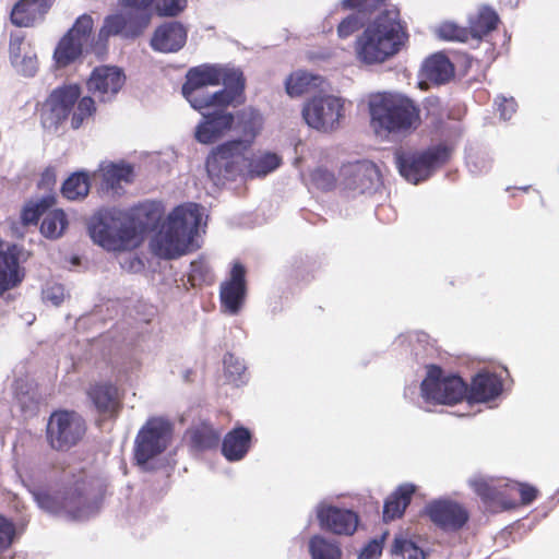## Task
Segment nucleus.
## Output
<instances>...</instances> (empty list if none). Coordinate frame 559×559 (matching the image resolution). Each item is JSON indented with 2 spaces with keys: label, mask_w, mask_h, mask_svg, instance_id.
<instances>
[{
  "label": "nucleus",
  "mask_w": 559,
  "mask_h": 559,
  "mask_svg": "<svg viewBox=\"0 0 559 559\" xmlns=\"http://www.w3.org/2000/svg\"><path fill=\"white\" fill-rule=\"evenodd\" d=\"M182 95L192 108L204 110L211 104L241 106L246 103V78L236 68L203 63L186 74Z\"/></svg>",
  "instance_id": "obj_1"
},
{
  "label": "nucleus",
  "mask_w": 559,
  "mask_h": 559,
  "mask_svg": "<svg viewBox=\"0 0 559 559\" xmlns=\"http://www.w3.org/2000/svg\"><path fill=\"white\" fill-rule=\"evenodd\" d=\"M160 211L152 203L141 204L127 213L120 210L100 212L90 225L94 242L109 251H126L138 246V235L156 227Z\"/></svg>",
  "instance_id": "obj_2"
},
{
  "label": "nucleus",
  "mask_w": 559,
  "mask_h": 559,
  "mask_svg": "<svg viewBox=\"0 0 559 559\" xmlns=\"http://www.w3.org/2000/svg\"><path fill=\"white\" fill-rule=\"evenodd\" d=\"M409 33L400 9L379 12L356 37V59L365 66L382 64L399 55L408 44Z\"/></svg>",
  "instance_id": "obj_3"
},
{
  "label": "nucleus",
  "mask_w": 559,
  "mask_h": 559,
  "mask_svg": "<svg viewBox=\"0 0 559 559\" xmlns=\"http://www.w3.org/2000/svg\"><path fill=\"white\" fill-rule=\"evenodd\" d=\"M262 123V116L252 107L243 108L235 115L233 129L239 138L217 145L206 158V171L213 181L218 182L221 178H226L233 164L249 152Z\"/></svg>",
  "instance_id": "obj_4"
},
{
  "label": "nucleus",
  "mask_w": 559,
  "mask_h": 559,
  "mask_svg": "<svg viewBox=\"0 0 559 559\" xmlns=\"http://www.w3.org/2000/svg\"><path fill=\"white\" fill-rule=\"evenodd\" d=\"M370 124L378 135L407 133L420 122V109L408 97L390 92L377 93L369 98Z\"/></svg>",
  "instance_id": "obj_5"
},
{
  "label": "nucleus",
  "mask_w": 559,
  "mask_h": 559,
  "mask_svg": "<svg viewBox=\"0 0 559 559\" xmlns=\"http://www.w3.org/2000/svg\"><path fill=\"white\" fill-rule=\"evenodd\" d=\"M200 222L198 204L176 206L156 237L157 253L165 259H176L189 252Z\"/></svg>",
  "instance_id": "obj_6"
},
{
  "label": "nucleus",
  "mask_w": 559,
  "mask_h": 559,
  "mask_svg": "<svg viewBox=\"0 0 559 559\" xmlns=\"http://www.w3.org/2000/svg\"><path fill=\"white\" fill-rule=\"evenodd\" d=\"M420 395L428 403L453 406L465 400L467 383L456 373H445L440 366L429 365L420 383Z\"/></svg>",
  "instance_id": "obj_7"
},
{
  "label": "nucleus",
  "mask_w": 559,
  "mask_h": 559,
  "mask_svg": "<svg viewBox=\"0 0 559 559\" xmlns=\"http://www.w3.org/2000/svg\"><path fill=\"white\" fill-rule=\"evenodd\" d=\"M451 153L450 147L439 144L423 152L399 153L395 160L401 176L417 185L427 180L437 168L447 164Z\"/></svg>",
  "instance_id": "obj_8"
},
{
  "label": "nucleus",
  "mask_w": 559,
  "mask_h": 559,
  "mask_svg": "<svg viewBox=\"0 0 559 559\" xmlns=\"http://www.w3.org/2000/svg\"><path fill=\"white\" fill-rule=\"evenodd\" d=\"M86 430V421L78 412L58 409L49 416L46 439L51 449L66 452L84 438Z\"/></svg>",
  "instance_id": "obj_9"
},
{
  "label": "nucleus",
  "mask_w": 559,
  "mask_h": 559,
  "mask_svg": "<svg viewBox=\"0 0 559 559\" xmlns=\"http://www.w3.org/2000/svg\"><path fill=\"white\" fill-rule=\"evenodd\" d=\"M173 437V425L164 418L153 417L139 430L134 440V460L144 467L151 460L162 454Z\"/></svg>",
  "instance_id": "obj_10"
},
{
  "label": "nucleus",
  "mask_w": 559,
  "mask_h": 559,
  "mask_svg": "<svg viewBox=\"0 0 559 559\" xmlns=\"http://www.w3.org/2000/svg\"><path fill=\"white\" fill-rule=\"evenodd\" d=\"M344 116V100L332 95L312 97L302 109L307 124L324 132L337 129Z\"/></svg>",
  "instance_id": "obj_11"
},
{
  "label": "nucleus",
  "mask_w": 559,
  "mask_h": 559,
  "mask_svg": "<svg viewBox=\"0 0 559 559\" xmlns=\"http://www.w3.org/2000/svg\"><path fill=\"white\" fill-rule=\"evenodd\" d=\"M94 29V21L90 14L80 15L72 27L60 39L55 49L53 58L59 67H68L83 52L84 46L90 41Z\"/></svg>",
  "instance_id": "obj_12"
},
{
  "label": "nucleus",
  "mask_w": 559,
  "mask_h": 559,
  "mask_svg": "<svg viewBox=\"0 0 559 559\" xmlns=\"http://www.w3.org/2000/svg\"><path fill=\"white\" fill-rule=\"evenodd\" d=\"M81 94L82 91L78 84H63L52 90L41 108L43 126L57 128L64 122Z\"/></svg>",
  "instance_id": "obj_13"
},
{
  "label": "nucleus",
  "mask_w": 559,
  "mask_h": 559,
  "mask_svg": "<svg viewBox=\"0 0 559 559\" xmlns=\"http://www.w3.org/2000/svg\"><path fill=\"white\" fill-rule=\"evenodd\" d=\"M233 105L211 104L202 114V120L194 131L195 140L201 144H213L224 138L235 124V115L228 111Z\"/></svg>",
  "instance_id": "obj_14"
},
{
  "label": "nucleus",
  "mask_w": 559,
  "mask_h": 559,
  "mask_svg": "<svg viewBox=\"0 0 559 559\" xmlns=\"http://www.w3.org/2000/svg\"><path fill=\"white\" fill-rule=\"evenodd\" d=\"M426 514L430 521L444 532H457L469 520L468 510L457 501L451 499H437L426 507Z\"/></svg>",
  "instance_id": "obj_15"
},
{
  "label": "nucleus",
  "mask_w": 559,
  "mask_h": 559,
  "mask_svg": "<svg viewBox=\"0 0 559 559\" xmlns=\"http://www.w3.org/2000/svg\"><path fill=\"white\" fill-rule=\"evenodd\" d=\"M247 281L246 267L240 262H234L229 277L221 284L219 300L222 311L228 314H237L246 300Z\"/></svg>",
  "instance_id": "obj_16"
},
{
  "label": "nucleus",
  "mask_w": 559,
  "mask_h": 559,
  "mask_svg": "<svg viewBox=\"0 0 559 559\" xmlns=\"http://www.w3.org/2000/svg\"><path fill=\"white\" fill-rule=\"evenodd\" d=\"M26 275L21 264V250L16 245H8L0 239V298L12 289L17 288Z\"/></svg>",
  "instance_id": "obj_17"
},
{
  "label": "nucleus",
  "mask_w": 559,
  "mask_h": 559,
  "mask_svg": "<svg viewBox=\"0 0 559 559\" xmlns=\"http://www.w3.org/2000/svg\"><path fill=\"white\" fill-rule=\"evenodd\" d=\"M126 82L124 73L117 67L100 66L93 70L87 88L100 102H110Z\"/></svg>",
  "instance_id": "obj_18"
},
{
  "label": "nucleus",
  "mask_w": 559,
  "mask_h": 559,
  "mask_svg": "<svg viewBox=\"0 0 559 559\" xmlns=\"http://www.w3.org/2000/svg\"><path fill=\"white\" fill-rule=\"evenodd\" d=\"M317 518L322 530L335 535L350 536L359 524L356 512L334 506L320 508Z\"/></svg>",
  "instance_id": "obj_19"
},
{
  "label": "nucleus",
  "mask_w": 559,
  "mask_h": 559,
  "mask_svg": "<svg viewBox=\"0 0 559 559\" xmlns=\"http://www.w3.org/2000/svg\"><path fill=\"white\" fill-rule=\"evenodd\" d=\"M188 38V29L178 22H165L156 27L151 38L153 50L164 53H173L181 50Z\"/></svg>",
  "instance_id": "obj_20"
},
{
  "label": "nucleus",
  "mask_w": 559,
  "mask_h": 559,
  "mask_svg": "<svg viewBox=\"0 0 559 559\" xmlns=\"http://www.w3.org/2000/svg\"><path fill=\"white\" fill-rule=\"evenodd\" d=\"M502 390L500 379L488 372L477 373L467 385V395L465 400L468 403H484L497 397Z\"/></svg>",
  "instance_id": "obj_21"
},
{
  "label": "nucleus",
  "mask_w": 559,
  "mask_h": 559,
  "mask_svg": "<svg viewBox=\"0 0 559 559\" xmlns=\"http://www.w3.org/2000/svg\"><path fill=\"white\" fill-rule=\"evenodd\" d=\"M475 491L492 512L518 509L516 499L508 497L507 483L496 487L487 481H479L475 486Z\"/></svg>",
  "instance_id": "obj_22"
},
{
  "label": "nucleus",
  "mask_w": 559,
  "mask_h": 559,
  "mask_svg": "<svg viewBox=\"0 0 559 559\" xmlns=\"http://www.w3.org/2000/svg\"><path fill=\"white\" fill-rule=\"evenodd\" d=\"M53 0H20L11 11V21L20 27L32 26L43 19L51 8Z\"/></svg>",
  "instance_id": "obj_23"
},
{
  "label": "nucleus",
  "mask_w": 559,
  "mask_h": 559,
  "mask_svg": "<svg viewBox=\"0 0 559 559\" xmlns=\"http://www.w3.org/2000/svg\"><path fill=\"white\" fill-rule=\"evenodd\" d=\"M87 396L102 415L114 416L119 408L118 389L110 382L91 384Z\"/></svg>",
  "instance_id": "obj_24"
},
{
  "label": "nucleus",
  "mask_w": 559,
  "mask_h": 559,
  "mask_svg": "<svg viewBox=\"0 0 559 559\" xmlns=\"http://www.w3.org/2000/svg\"><path fill=\"white\" fill-rule=\"evenodd\" d=\"M345 187L358 193H365L373 183L376 166L366 162H357L343 168Z\"/></svg>",
  "instance_id": "obj_25"
},
{
  "label": "nucleus",
  "mask_w": 559,
  "mask_h": 559,
  "mask_svg": "<svg viewBox=\"0 0 559 559\" xmlns=\"http://www.w3.org/2000/svg\"><path fill=\"white\" fill-rule=\"evenodd\" d=\"M251 432L246 427H236L223 439L222 453L226 460L234 462L245 457L251 445Z\"/></svg>",
  "instance_id": "obj_26"
},
{
  "label": "nucleus",
  "mask_w": 559,
  "mask_h": 559,
  "mask_svg": "<svg viewBox=\"0 0 559 559\" xmlns=\"http://www.w3.org/2000/svg\"><path fill=\"white\" fill-rule=\"evenodd\" d=\"M415 491L416 487L413 484L400 485L384 501V522L402 518L406 508L411 504Z\"/></svg>",
  "instance_id": "obj_27"
},
{
  "label": "nucleus",
  "mask_w": 559,
  "mask_h": 559,
  "mask_svg": "<svg viewBox=\"0 0 559 559\" xmlns=\"http://www.w3.org/2000/svg\"><path fill=\"white\" fill-rule=\"evenodd\" d=\"M454 74L453 63L442 52L430 56L424 62L423 75L433 84H445L454 78Z\"/></svg>",
  "instance_id": "obj_28"
},
{
  "label": "nucleus",
  "mask_w": 559,
  "mask_h": 559,
  "mask_svg": "<svg viewBox=\"0 0 559 559\" xmlns=\"http://www.w3.org/2000/svg\"><path fill=\"white\" fill-rule=\"evenodd\" d=\"M240 160L243 162V166L247 168L250 178L264 177L278 168L282 163L281 157L275 153L266 152L251 158H247L245 154L243 157H239L237 162L233 164L225 179H228L229 175L234 171L235 165L239 164Z\"/></svg>",
  "instance_id": "obj_29"
},
{
  "label": "nucleus",
  "mask_w": 559,
  "mask_h": 559,
  "mask_svg": "<svg viewBox=\"0 0 559 559\" xmlns=\"http://www.w3.org/2000/svg\"><path fill=\"white\" fill-rule=\"evenodd\" d=\"M500 19L497 12L489 5H481L476 13L468 17V29L473 39L480 41L495 31Z\"/></svg>",
  "instance_id": "obj_30"
},
{
  "label": "nucleus",
  "mask_w": 559,
  "mask_h": 559,
  "mask_svg": "<svg viewBox=\"0 0 559 559\" xmlns=\"http://www.w3.org/2000/svg\"><path fill=\"white\" fill-rule=\"evenodd\" d=\"M188 436L191 447L197 451L215 449L221 440V432L206 421L191 427Z\"/></svg>",
  "instance_id": "obj_31"
},
{
  "label": "nucleus",
  "mask_w": 559,
  "mask_h": 559,
  "mask_svg": "<svg viewBox=\"0 0 559 559\" xmlns=\"http://www.w3.org/2000/svg\"><path fill=\"white\" fill-rule=\"evenodd\" d=\"M91 189L90 175L86 171L73 173L62 185L61 193L68 200L84 199Z\"/></svg>",
  "instance_id": "obj_32"
},
{
  "label": "nucleus",
  "mask_w": 559,
  "mask_h": 559,
  "mask_svg": "<svg viewBox=\"0 0 559 559\" xmlns=\"http://www.w3.org/2000/svg\"><path fill=\"white\" fill-rule=\"evenodd\" d=\"M96 110V103L93 97L80 96L69 116L71 128L74 130L81 128L85 122L94 117Z\"/></svg>",
  "instance_id": "obj_33"
},
{
  "label": "nucleus",
  "mask_w": 559,
  "mask_h": 559,
  "mask_svg": "<svg viewBox=\"0 0 559 559\" xmlns=\"http://www.w3.org/2000/svg\"><path fill=\"white\" fill-rule=\"evenodd\" d=\"M68 226L67 215L62 210H53L44 217L40 231L49 239L59 238Z\"/></svg>",
  "instance_id": "obj_34"
},
{
  "label": "nucleus",
  "mask_w": 559,
  "mask_h": 559,
  "mask_svg": "<svg viewBox=\"0 0 559 559\" xmlns=\"http://www.w3.org/2000/svg\"><path fill=\"white\" fill-rule=\"evenodd\" d=\"M309 551L312 559H341L342 557L340 546L320 535L310 539Z\"/></svg>",
  "instance_id": "obj_35"
},
{
  "label": "nucleus",
  "mask_w": 559,
  "mask_h": 559,
  "mask_svg": "<svg viewBox=\"0 0 559 559\" xmlns=\"http://www.w3.org/2000/svg\"><path fill=\"white\" fill-rule=\"evenodd\" d=\"M133 168L130 165L109 164L102 168L103 182L108 189H116L120 182H131Z\"/></svg>",
  "instance_id": "obj_36"
},
{
  "label": "nucleus",
  "mask_w": 559,
  "mask_h": 559,
  "mask_svg": "<svg viewBox=\"0 0 559 559\" xmlns=\"http://www.w3.org/2000/svg\"><path fill=\"white\" fill-rule=\"evenodd\" d=\"M317 76H313L304 71H296L288 75L285 81L286 93L290 97H300L308 93L310 88L316 85L314 81Z\"/></svg>",
  "instance_id": "obj_37"
},
{
  "label": "nucleus",
  "mask_w": 559,
  "mask_h": 559,
  "mask_svg": "<svg viewBox=\"0 0 559 559\" xmlns=\"http://www.w3.org/2000/svg\"><path fill=\"white\" fill-rule=\"evenodd\" d=\"M55 203L52 197H45L38 201H29L21 212V222L23 225L37 224L41 215Z\"/></svg>",
  "instance_id": "obj_38"
},
{
  "label": "nucleus",
  "mask_w": 559,
  "mask_h": 559,
  "mask_svg": "<svg viewBox=\"0 0 559 559\" xmlns=\"http://www.w3.org/2000/svg\"><path fill=\"white\" fill-rule=\"evenodd\" d=\"M435 33L439 39L444 41L466 43L472 38L468 27L461 26L452 21L440 23Z\"/></svg>",
  "instance_id": "obj_39"
},
{
  "label": "nucleus",
  "mask_w": 559,
  "mask_h": 559,
  "mask_svg": "<svg viewBox=\"0 0 559 559\" xmlns=\"http://www.w3.org/2000/svg\"><path fill=\"white\" fill-rule=\"evenodd\" d=\"M507 491L510 498H514L515 493L520 496V499H516L518 508L530 506L539 496V490L535 486L515 480L507 481Z\"/></svg>",
  "instance_id": "obj_40"
},
{
  "label": "nucleus",
  "mask_w": 559,
  "mask_h": 559,
  "mask_svg": "<svg viewBox=\"0 0 559 559\" xmlns=\"http://www.w3.org/2000/svg\"><path fill=\"white\" fill-rule=\"evenodd\" d=\"M111 36H121L127 38L124 14L108 15L104 20V24L98 32V39L100 41H107Z\"/></svg>",
  "instance_id": "obj_41"
},
{
  "label": "nucleus",
  "mask_w": 559,
  "mask_h": 559,
  "mask_svg": "<svg viewBox=\"0 0 559 559\" xmlns=\"http://www.w3.org/2000/svg\"><path fill=\"white\" fill-rule=\"evenodd\" d=\"M188 282L191 287L212 285L214 283V274L209 264L203 260L192 261L188 274Z\"/></svg>",
  "instance_id": "obj_42"
},
{
  "label": "nucleus",
  "mask_w": 559,
  "mask_h": 559,
  "mask_svg": "<svg viewBox=\"0 0 559 559\" xmlns=\"http://www.w3.org/2000/svg\"><path fill=\"white\" fill-rule=\"evenodd\" d=\"M151 13L138 11L124 14L127 38L139 37L151 22Z\"/></svg>",
  "instance_id": "obj_43"
},
{
  "label": "nucleus",
  "mask_w": 559,
  "mask_h": 559,
  "mask_svg": "<svg viewBox=\"0 0 559 559\" xmlns=\"http://www.w3.org/2000/svg\"><path fill=\"white\" fill-rule=\"evenodd\" d=\"M366 14L365 12H354L345 16L336 27V33L338 38L347 39L357 33L359 29L364 28L366 21L362 16Z\"/></svg>",
  "instance_id": "obj_44"
},
{
  "label": "nucleus",
  "mask_w": 559,
  "mask_h": 559,
  "mask_svg": "<svg viewBox=\"0 0 559 559\" xmlns=\"http://www.w3.org/2000/svg\"><path fill=\"white\" fill-rule=\"evenodd\" d=\"M88 503L85 483L78 481L73 488H70L63 498V507L70 510H81Z\"/></svg>",
  "instance_id": "obj_45"
},
{
  "label": "nucleus",
  "mask_w": 559,
  "mask_h": 559,
  "mask_svg": "<svg viewBox=\"0 0 559 559\" xmlns=\"http://www.w3.org/2000/svg\"><path fill=\"white\" fill-rule=\"evenodd\" d=\"M17 71L24 76H34L38 70V59L31 44L24 47V55L20 62L13 64Z\"/></svg>",
  "instance_id": "obj_46"
},
{
  "label": "nucleus",
  "mask_w": 559,
  "mask_h": 559,
  "mask_svg": "<svg viewBox=\"0 0 559 559\" xmlns=\"http://www.w3.org/2000/svg\"><path fill=\"white\" fill-rule=\"evenodd\" d=\"M392 554L407 556V559H425L424 551L412 540L396 537L392 545Z\"/></svg>",
  "instance_id": "obj_47"
},
{
  "label": "nucleus",
  "mask_w": 559,
  "mask_h": 559,
  "mask_svg": "<svg viewBox=\"0 0 559 559\" xmlns=\"http://www.w3.org/2000/svg\"><path fill=\"white\" fill-rule=\"evenodd\" d=\"M224 371H225V377L230 382H237V381L241 380V377L246 371V366L234 354L227 353L224 357Z\"/></svg>",
  "instance_id": "obj_48"
},
{
  "label": "nucleus",
  "mask_w": 559,
  "mask_h": 559,
  "mask_svg": "<svg viewBox=\"0 0 559 559\" xmlns=\"http://www.w3.org/2000/svg\"><path fill=\"white\" fill-rule=\"evenodd\" d=\"M385 2L386 0H342L340 4L343 10H356L371 14Z\"/></svg>",
  "instance_id": "obj_49"
},
{
  "label": "nucleus",
  "mask_w": 559,
  "mask_h": 559,
  "mask_svg": "<svg viewBox=\"0 0 559 559\" xmlns=\"http://www.w3.org/2000/svg\"><path fill=\"white\" fill-rule=\"evenodd\" d=\"M15 534L14 523L0 514V556L12 546Z\"/></svg>",
  "instance_id": "obj_50"
},
{
  "label": "nucleus",
  "mask_w": 559,
  "mask_h": 559,
  "mask_svg": "<svg viewBox=\"0 0 559 559\" xmlns=\"http://www.w3.org/2000/svg\"><path fill=\"white\" fill-rule=\"evenodd\" d=\"M187 5V0H155V11L159 16H176Z\"/></svg>",
  "instance_id": "obj_51"
},
{
  "label": "nucleus",
  "mask_w": 559,
  "mask_h": 559,
  "mask_svg": "<svg viewBox=\"0 0 559 559\" xmlns=\"http://www.w3.org/2000/svg\"><path fill=\"white\" fill-rule=\"evenodd\" d=\"M312 183L320 190L330 191L336 186V178L333 173L324 168H317L311 174Z\"/></svg>",
  "instance_id": "obj_52"
},
{
  "label": "nucleus",
  "mask_w": 559,
  "mask_h": 559,
  "mask_svg": "<svg viewBox=\"0 0 559 559\" xmlns=\"http://www.w3.org/2000/svg\"><path fill=\"white\" fill-rule=\"evenodd\" d=\"M28 43H25V36L22 34H12L9 44L10 61L13 64L20 62V59L24 55V47H27Z\"/></svg>",
  "instance_id": "obj_53"
},
{
  "label": "nucleus",
  "mask_w": 559,
  "mask_h": 559,
  "mask_svg": "<svg viewBox=\"0 0 559 559\" xmlns=\"http://www.w3.org/2000/svg\"><path fill=\"white\" fill-rule=\"evenodd\" d=\"M382 554V542L372 539L360 551L358 559H377Z\"/></svg>",
  "instance_id": "obj_54"
},
{
  "label": "nucleus",
  "mask_w": 559,
  "mask_h": 559,
  "mask_svg": "<svg viewBox=\"0 0 559 559\" xmlns=\"http://www.w3.org/2000/svg\"><path fill=\"white\" fill-rule=\"evenodd\" d=\"M45 298L55 306H59L64 299V289L61 285H53L46 289Z\"/></svg>",
  "instance_id": "obj_55"
},
{
  "label": "nucleus",
  "mask_w": 559,
  "mask_h": 559,
  "mask_svg": "<svg viewBox=\"0 0 559 559\" xmlns=\"http://www.w3.org/2000/svg\"><path fill=\"white\" fill-rule=\"evenodd\" d=\"M56 185V173L51 167L46 168L41 173V177L39 180V188L51 189Z\"/></svg>",
  "instance_id": "obj_56"
},
{
  "label": "nucleus",
  "mask_w": 559,
  "mask_h": 559,
  "mask_svg": "<svg viewBox=\"0 0 559 559\" xmlns=\"http://www.w3.org/2000/svg\"><path fill=\"white\" fill-rule=\"evenodd\" d=\"M126 7L135 9L138 11L148 12L155 0H122Z\"/></svg>",
  "instance_id": "obj_57"
},
{
  "label": "nucleus",
  "mask_w": 559,
  "mask_h": 559,
  "mask_svg": "<svg viewBox=\"0 0 559 559\" xmlns=\"http://www.w3.org/2000/svg\"><path fill=\"white\" fill-rule=\"evenodd\" d=\"M507 111L510 114L515 111V104L513 100H506L504 104L501 106V116L506 119L507 118Z\"/></svg>",
  "instance_id": "obj_58"
}]
</instances>
